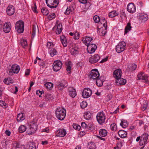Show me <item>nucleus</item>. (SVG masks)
I'll return each instance as SVG.
<instances>
[{
  "instance_id": "58836bf2",
  "label": "nucleus",
  "mask_w": 149,
  "mask_h": 149,
  "mask_svg": "<svg viewBox=\"0 0 149 149\" xmlns=\"http://www.w3.org/2000/svg\"><path fill=\"white\" fill-rule=\"evenodd\" d=\"M24 149H36V147L35 143H30L29 144V146L27 148Z\"/></svg>"
},
{
  "instance_id": "4d7b16f0",
  "label": "nucleus",
  "mask_w": 149,
  "mask_h": 149,
  "mask_svg": "<svg viewBox=\"0 0 149 149\" xmlns=\"http://www.w3.org/2000/svg\"><path fill=\"white\" fill-rule=\"evenodd\" d=\"M45 97L46 100H48L51 99L52 96L51 94L47 93L45 94Z\"/></svg>"
},
{
  "instance_id": "423d86ee",
  "label": "nucleus",
  "mask_w": 149,
  "mask_h": 149,
  "mask_svg": "<svg viewBox=\"0 0 149 149\" xmlns=\"http://www.w3.org/2000/svg\"><path fill=\"white\" fill-rule=\"evenodd\" d=\"M37 126L36 123L33 120L32 121L30 124L29 129H28V134H32L34 133L37 129Z\"/></svg>"
},
{
  "instance_id": "ddd939ff",
  "label": "nucleus",
  "mask_w": 149,
  "mask_h": 149,
  "mask_svg": "<svg viewBox=\"0 0 149 149\" xmlns=\"http://www.w3.org/2000/svg\"><path fill=\"white\" fill-rule=\"evenodd\" d=\"M92 93V91L89 88H86L83 91L82 95L84 98H86L91 95Z\"/></svg>"
},
{
  "instance_id": "e433bc0d",
  "label": "nucleus",
  "mask_w": 149,
  "mask_h": 149,
  "mask_svg": "<svg viewBox=\"0 0 149 149\" xmlns=\"http://www.w3.org/2000/svg\"><path fill=\"white\" fill-rule=\"evenodd\" d=\"M132 28L130 23L128 22L125 29V34H126L129 31H130Z\"/></svg>"
},
{
  "instance_id": "052dcab7",
  "label": "nucleus",
  "mask_w": 149,
  "mask_h": 149,
  "mask_svg": "<svg viewBox=\"0 0 149 149\" xmlns=\"http://www.w3.org/2000/svg\"><path fill=\"white\" fill-rule=\"evenodd\" d=\"M79 1L82 3H87L86 5H88V7L90 6V3H87V0H79Z\"/></svg>"
},
{
  "instance_id": "e2e57ef3",
  "label": "nucleus",
  "mask_w": 149,
  "mask_h": 149,
  "mask_svg": "<svg viewBox=\"0 0 149 149\" xmlns=\"http://www.w3.org/2000/svg\"><path fill=\"white\" fill-rule=\"evenodd\" d=\"M32 9L33 11L35 13H37L38 12H37L36 9H37V6L36 5V3H34V6L33 7H32Z\"/></svg>"
},
{
  "instance_id": "5701e85b",
  "label": "nucleus",
  "mask_w": 149,
  "mask_h": 149,
  "mask_svg": "<svg viewBox=\"0 0 149 149\" xmlns=\"http://www.w3.org/2000/svg\"><path fill=\"white\" fill-rule=\"evenodd\" d=\"M137 68V65L135 63H133L130 65H128L127 70L128 72L135 70Z\"/></svg>"
},
{
  "instance_id": "4c0bfd02",
  "label": "nucleus",
  "mask_w": 149,
  "mask_h": 149,
  "mask_svg": "<svg viewBox=\"0 0 149 149\" xmlns=\"http://www.w3.org/2000/svg\"><path fill=\"white\" fill-rule=\"evenodd\" d=\"M88 147L89 149H95V143L92 142L88 143Z\"/></svg>"
},
{
  "instance_id": "37998d69",
  "label": "nucleus",
  "mask_w": 149,
  "mask_h": 149,
  "mask_svg": "<svg viewBox=\"0 0 149 149\" xmlns=\"http://www.w3.org/2000/svg\"><path fill=\"white\" fill-rule=\"evenodd\" d=\"M45 86L47 89H50L53 87V84L52 83L48 82L45 84Z\"/></svg>"
},
{
  "instance_id": "7c9ffc66",
  "label": "nucleus",
  "mask_w": 149,
  "mask_h": 149,
  "mask_svg": "<svg viewBox=\"0 0 149 149\" xmlns=\"http://www.w3.org/2000/svg\"><path fill=\"white\" fill-rule=\"evenodd\" d=\"M70 53L72 55L77 54L78 53L77 48L76 47L72 48L70 50Z\"/></svg>"
},
{
  "instance_id": "c85d7f7f",
  "label": "nucleus",
  "mask_w": 149,
  "mask_h": 149,
  "mask_svg": "<svg viewBox=\"0 0 149 149\" xmlns=\"http://www.w3.org/2000/svg\"><path fill=\"white\" fill-rule=\"evenodd\" d=\"M66 70L69 73L71 72L70 70L72 66V64L70 61H69L67 63H66Z\"/></svg>"
},
{
  "instance_id": "f704fd0d",
  "label": "nucleus",
  "mask_w": 149,
  "mask_h": 149,
  "mask_svg": "<svg viewBox=\"0 0 149 149\" xmlns=\"http://www.w3.org/2000/svg\"><path fill=\"white\" fill-rule=\"evenodd\" d=\"M8 141L6 140H4L3 141L1 142L3 148H0V149H6V146L8 145Z\"/></svg>"
},
{
  "instance_id": "f3484780",
  "label": "nucleus",
  "mask_w": 149,
  "mask_h": 149,
  "mask_svg": "<svg viewBox=\"0 0 149 149\" xmlns=\"http://www.w3.org/2000/svg\"><path fill=\"white\" fill-rule=\"evenodd\" d=\"M148 77L144 73L141 72L139 73L137 75L138 80H142L144 82H146L148 81Z\"/></svg>"
},
{
  "instance_id": "b1692460",
  "label": "nucleus",
  "mask_w": 149,
  "mask_h": 149,
  "mask_svg": "<svg viewBox=\"0 0 149 149\" xmlns=\"http://www.w3.org/2000/svg\"><path fill=\"white\" fill-rule=\"evenodd\" d=\"M103 20H104L105 22H101V24H103V26L104 27V29L105 31H102V32H101L102 33V36H104L107 33V31L106 30L107 29V21L106 20L105 18H104L102 19Z\"/></svg>"
},
{
  "instance_id": "ea45409f",
  "label": "nucleus",
  "mask_w": 149,
  "mask_h": 149,
  "mask_svg": "<svg viewBox=\"0 0 149 149\" xmlns=\"http://www.w3.org/2000/svg\"><path fill=\"white\" fill-rule=\"evenodd\" d=\"M26 127L25 126L22 125L19 127V132L22 133L26 131Z\"/></svg>"
},
{
  "instance_id": "de8ad7c7",
  "label": "nucleus",
  "mask_w": 149,
  "mask_h": 149,
  "mask_svg": "<svg viewBox=\"0 0 149 149\" xmlns=\"http://www.w3.org/2000/svg\"><path fill=\"white\" fill-rule=\"evenodd\" d=\"M0 105L4 108H6L8 106L6 103L4 101L2 100L0 101Z\"/></svg>"
},
{
  "instance_id": "bf43d9fd",
  "label": "nucleus",
  "mask_w": 149,
  "mask_h": 149,
  "mask_svg": "<svg viewBox=\"0 0 149 149\" xmlns=\"http://www.w3.org/2000/svg\"><path fill=\"white\" fill-rule=\"evenodd\" d=\"M47 47L49 49L52 48L54 46V45L53 43L51 42H48L47 45Z\"/></svg>"
},
{
  "instance_id": "6ab92c4d",
  "label": "nucleus",
  "mask_w": 149,
  "mask_h": 149,
  "mask_svg": "<svg viewBox=\"0 0 149 149\" xmlns=\"http://www.w3.org/2000/svg\"><path fill=\"white\" fill-rule=\"evenodd\" d=\"M105 80L104 77V76H101L100 78H98L96 79V84L97 86L100 87L103 85V82Z\"/></svg>"
},
{
  "instance_id": "c756f323",
  "label": "nucleus",
  "mask_w": 149,
  "mask_h": 149,
  "mask_svg": "<svg viewBox=\"0 0 149 149\" xmlns=\"http://www.w3.org/2000/svg\"><path fill=\"white\" fill-rule=\"evenodd\" d=\"M107 132L104 129H100V135L102 137H104L107 135Z\"/></svg>"
},
{
  "instance_id": "f03ea898",
  "label": "nucleus",
  "mask_w": 149,
  "mask_h": 149,
  "mask_svg": "<svg viewBox=\"0 0 149 149\" xmlns=\"http://www.w3.org/2000/svg\"><path fill=\"white\" fill-rule=\"evenodd\" d=\"M66 110L61 107L57 108L55 111L56 117L60 120H64L66 115Z\"/></svg>"
},
{
  "instance_id": "f8f14e48",
  "label": "nucleus",
  "mask_w": 149,
  "mask_h": 149,
  "mask_svg": "<svg viewBox=\"0 0 149 149\" xmlns=\"http://www.w3.org/2000/svg\"><path fill=\"white\" fill-rule=\"evenodd\" d=\"M148 136L147 133H144L141 135L139 143L140 145L143 146L147 143Z\"/></svg>"
},
{
  "instance_id": "c9c22d12",
  "label": "nucleus",
  "mask_w": 149,
  "mask_h": 149,
  "mask_svg": "<svg viewBox=\"0 0 149 149\" xmlns=\"http://www.w3.org/2000/svg\"><path fill=\"white\" fill-rule=\"evenodd\" d=\"M20 43L21 46L24 48L27 45L26 40L24 39H21L20 40Z\"/></svg>"
},
{
  "instance_id": "1a4fd4ad",
  "label": "nucleus",
  "mask_w": 149,
  "mask_h": 149,
  "mask_svg": "<svg viewBox=\"0 0 149 149\" xmlns=\"http://www.w3.org/2000/svg\"><path fill=\"white\" fill-rule=\"evenodd\" d=\"M67 81L64 80H62L59 82L56 83V86L58 89L61 91H62L64 88L68 86Z\"/></svg>"
},
{
  "instance_id": "393cba45",
  "label": "nucleus",
  "mask_w": 149,
  "mask_h": 149,
  "mask_svg": "<svg viewBox=\"0 0 149 149\" xmlns=\"http://www.w3.org/2000/svg\"><path fill=\"white\" fill-rule=\"evenodd\" d=\"M60 39L63 46L64 47L67 46L68 43L65 37L63 36H62L60 37Z\"/></svg>"
},
{
  "instance_id": "864d4df0",
  "label": "nucleus",
  "mask_w": 149,
  "mask_h": 149,
  "mask_svg": "<svg viewBox=\"0 0 149 149\" xmlns=\"http://www.w3.org/2000/svg\"><path fill=\"white\" fill-rule=\"evenodd\" d=\"M93 19L96 23H98L100 21V17L97 15H95Z\"/></svg>"
},
{
  "instance_id": "aec40b11",
  "label": "nucleus",
  "mask_w": 149,
  "mask_h": 149,
  "mask_svg": "<svg viewBox=\"0 0 149 149\" xmlns=\"http://www.w3.org/2000/svg\"><path fill=\"white\" fill-rule=\"evenodd\" d=\"M69 95L71 97L74 98L76 95V91L73 87H70L68 88Z\"/></svg>"
},
{
  "instance_id": "72a5a7b5",
  "label": "nucleus",
  "mask_w": 149,
  "mask_h": 149,
  "mask_svg": "<svg viewBox=\"0 0 149 149\" xmlns=\"http://www.w3.org/2000/svg\"><path fill=\"white\" fill-rule=\"evenodd\" d=\"M4 83L6 84H12L13 82V80L10 78H5L3 81Z\"/></svg>"
},
{
  "instance_id": "cd10ccee",
  "label": "nucleus",
  "mask_w": 149,
  "mask_h": 149,
  "mask_svg": "<svg viewBox=\"0 0 149 149\" xmlns=\"http://www.w3.org/2000/svg\"><path fill=\"white\" fill-rule=\"evenodd\" d=\"M92 114L90 112H85L84 116L86 120H89L91 118Z\"/></svg>"
},
{
  "instance_id": "6e6d98bb",
  "label": "nucleus",
  "mask_w": 149,
  "mask_h": 149,
  "mask_svg": "<svg viewBox=\"0 0 149 149\" xmlns=\"http://www.w3.org/2000/svg\"><path fill=\"white\" fill-rule=\"evenodd\" d=\"M80 34L79 32H76L74 34V38L75 40H78L79 38Z\"/></svg>"
},
{
  "instance_id": "79ce46f5",
  "label": "nucleus",
  "mask_w": 149,
  "mask_h": 149,
  "mask_svg": "<svg viewBox=\"0 0 149 149\" xmlns=\"http://www.w3.org/2000/svg\"><path fill=\"white\" fill-rule=\"evenodd\" d=\"M41 11L43 15H47L49 13L48 10L45 8H42Z\"/></svg>"
},
{
  "instance_id": "a211bd4d",
  "label": "nucleus",
  "mask_w": 149,
  "mask_h": 149,
  "mask_svg": "<svg viewBox=\"0 0 149 149\" xmlns=\"http://www.w3.org/2000/svg\"><path fill=\"white\" fill-rule=\"evenodd\" d=\"M11 29V24L9 22H6L4 24L3 27V31L6 33L9 32Z\"/></svg>"
},
{
  "instance_id": "0e129e2a",
  "label": "nucleus",
  "mask_w": 149,
  "mask_h": 149,
  "mask_svg": "<svg viewBox=\"0 0 149 149\" xmlns=\"http://www.w3.org/2000/svg\"><path fill=\"white\" fill-rule=\"evenodd\" d=\"M87 129L91 131H93L95 129V127L93 125H90L89 127L88 126Z\"/></svg>"
},
{
  "instance_id": "a18cd8bd",
  "label": "nucleus",
  "mask_w": 149,
  "mask_h": 149,
  "mask_svg": "<svg viewBox=\"0 0 149 149\" xmlns=\"http://www.w3.org/2000/svg\"><path fill=\"white\" fill-rule=\"evenodd\" d=\"M116 50L118 53L121 52V45L120 42H119V44L116 46Z\"/></svg>"
},
{
  "instance_id": "3c124183",
  "label": "nucleus",
  "mask_w": 149,
  "mask_h": 149,
  "mask_svg": "<svg viewBox=\"0 0 149 149\" xmlns=\"http://www.w3.org/2000/svg\"><path fill=\"white\" fill-rule=\"evenodd\" d=\"M81 108L84 109L87 106V104L85 101H83L80 104Z\"/></svg>"
},
{
  "instance_id": "5fc2aeb1",
  "label": "nucleus",
  "mask_w": 149,
  "mask_h": 149,
  "mask_svg": "<svg viewBox=\"0 0 149 149\" xmlns=\"http://www.w3.org/2000/svg\"><path fill=\"white\" fill-rule=\"evenodd\" d=\"M126 44L124 41H122V52L126 49Z\"/></svg>"
},
{
  "instance_id": "39448f33",
  "label": "nucleus",
  "mask_w": 149,
  "mask_h": 149,
  "mask_svg": "<svg viewBox=\"0 0 149 149\" xmlns=\"http://www.w3.org/2000/svg\"><path fill=\"white\" fill-rule=\"evenodd\" d=\"M16 30L19 33H22L23 32L24 28V22L22 21L17 22L15 24Z\"/></svg>"
},
{
  "instance_id": "680f3d73",
  "label": "nucleus",
  "mask_w": 149,
  "mask_h": 149,
  "mask_svg": "<svg viewBox=\"0 0 149 149\" xmlns=\"http://www.w3.org/2000/svg\"><path fill=\"white\" fill-rule=\"evenodd\" d=\"M81 127L84 129L87 128L88 126L84 122H82L81 123Z\"/></svg>"
},
{
  "instance_id": "bb28decb",
  "label": "nucleus",
  "mask_w": 149,
  "mask_h": 149,
  "mask_svg": "<svg viewBox=\"0 0 149 149\" xmlns=\"http://www.w3.org/2000/svg\"><path fill=\"white\" fill-rule=\"evenodd\" d=\"M74 10V9L72 6H69L67 7L64 13L65 15H68L71 12H73Z\"/></svg>"
},
{
  "instance_id": "412c9836",
  "label": "nucleus",
  "mask_w": 149,
  "mask_h": 149,
  "mask_svg": "<svg viewBox=\"0 0 149 149\" xmlns=\"http://www.w3.org/2000/svg\"><path fill=\"white\" fill-rule=\"evenodd\" d=\"M6 12L8 15L11 16L13 15L15 12L14 7L12 5H9L7 8Z\"/></svg>"
},
{
  "instance_id": "338daca9",
  "label": "nucleus",
  "mask_w": 149,
  "mask_h": 149,
  "mask_svg": "<svg viewBox=\"0 0 149 149\" xmlns=\"http://www.w3.org/2000/svg\"><path fill=\"white\" fill-rule=\"evenodd\" d=\"M121 146V143H117V146L116 147H114V149H120V146Z\"/></svg>"
},
{
  "instance_id": "4be33fe9",
  "label": "nucleus",
  "mask_w": 149,
  "mask_h": 149,
  "mask_svg": "<svg viewBox=\"0 0 149 149\" xmlns=\"http://www.w3.org/2000/svg\"><path fill=\"white\" fill-rule=\"evenodd\" d=\"M139 20L143 22L146 21L147 20L148 18L147 15L144 13L139 14Z\"/></svg>"
},
{
  "instance_id": "09e8293b",
  "label": "nucleus",
  "mask_w": 149,
  "mask_h": 149,
  "mask_svg": "<svg viewBox=\"0 0 149 149\" xmlns=\"http://www.w3.org/2000/svg\"><path fill=\"white\" fill-rule=\"evenodd\" d=\"M56 15L54 13L49 15L47 16V18L49 20H51L55 18Z\"/></svg>"
},
{
  "instance_id": "2f4dec72",
  "label": "nucleus",
  "mask_w": 149,
  "mask_h": 149,
  "mask_svg": "<svg viewBox=\"0 0 149 149\" xmlns=\"http://www.w3.org/2000/svg\"><path fill=\"white\" fill-rule=\"evenodd\" d=\"M57 53V51L54 48H51L49 51V54L50 56L52 57H53L54 56L56 55Z\"/></svg>"
},
{
  "instance_id": "4468645a",
  "label": "nucleus",
  "mask_w": 149,
  "mask_h": 149,
  "mask_svg": "<svg viewBox=\"0 0 149 149\" xmlns=\"http://www.w3.org/2000/svg\"><path fill=\"white\" fill-rule=\"evenodd\" d=\"M100 56L98 54H95L91 57L89 59V62L91 64H94L97 62L100 59Z\"/></svg>"
},
{
  "instance_id": "7ed1b4c3",
  "label": "nucleus",
  "mask_w": 149,
  "mask_h": 149,
  "mask_svg": "<svg viewBox=\"0 0 149 149\" xmlns=\"http://www.w3.org/2000/svg\"><path fill=\"white\" fill-rule=\"evenodd\" d=\"M113 76L116 79L115 83L117 85H121V70L118 69L113 72Z\"/></svg>"
},
{
  "instance_id": "a19ab883",
  "label": "nucleus",
  "mask_w": 149,
  "mask_h": 149,
  "mask_svg": "<svg viewBox=\"0 0 149 149\" xmlns=\"http://www.w3.org/2000/svg\"><path fill=\"white\" fill-rule=\"evenodd\" d=\"M22 145L18 143H15L14 144L13 148L17 149H21Z\"/></svg>"
},
{
  "instance_id": "774afa93",
  "label": "nucleus",
  "mask_w": 149,
  "mask_h": 149,
  "mask_svg": "<svg viewBox=\"0 0 149 149\" xmlns=\"http://www.w3.org/2000/svg\"><path fill=\"white\" fill-rule=\"evenodd\" d=\"M45 61H41L40 62H39V65L42 67L44 66H45Z\"/></svg>"
},
{
  "instance_id": "8fccbe9b",
  "label": "nucleus",
  "mask_w": 149,
  "mask_h": 149,
  "mask_svg": "<svg viewBox=\"0 0 149 149\" xmlns=\"http://www.w3.org/2000/svg\"><path fill=\"white\" fill-rule=\"evenodd\" d=\"M117 126L115 123H112L110 126V128L112 131H115L117 129Z\"/></svg>"
},
{
  "instance_id": "c03bdc74",
  "label": "nucleus",
  "mask_w": 149,
  "mask_h": 149,
  "mask_svg": "<svg viewBox=\"0 0 149 149\" xmlns=\"http://www.w3.org/2000/svg\"><path fill=\"white\" fill-rule=\"evenodd\" d=\"M117 15V13L116 11H113L110 12L109 14V16L110 17H113Z\"/></svg>"
},
{
  "instance_id": "0eeeda50",
  "label": "nucleus",
  "mask_w": 149,
  "mask_h": 149,
  "mask_svg": "<svg viewBox=\"0 0 149 149\" xmlns=\"http://www.w3.org/2000/svg\"><path fill=\"white\" fill-rule=\"evenodd\" d=\"M97 120L100 125H102L105 122L106 116L103 112H100L97 113L96 116Z\"/></svg>"
},
{
  "instance_id": "a878e982",
  "label": "nucleus",
  "mask_w": 149,
  "mask_h": 149,
  "mask_svg": "<svg viewBox=\"0 0 149 149\" xmlns=\"http://www.w3.org/2000/svg\"><path fill=\"white\" fill-rule=\"evenodd\" d=\"M24 114L21 113L18 114L17 116V119L18 122H20L24 119Z\"/></svg>"
},
{
  "instance_id": "9d476101",
  "label": "nucleus",
  "mask_w": 149,
  "mask_h": 149,
  "mask_svg": "<svg viewBox=\"0 0 149 149\" xmlns=\"http://www.w3.org/2000/svg\"><path fill=\"white\" fill-rule=\"evenodd\" d=\"M20 69L19 66L17 64H14L11 67V68L9 71V74L10 76L13 75V73L17 74Z\"/></svg>"
},
{
  "instance_id": "473e14b6",
  "label": "nucleus",
  "mask_w": 149,
  "mask_h": 149,
  "mask_svg": "<svg viewBox=\"0 0 149 149\" xmlns=\"http://www.w3.org/2000/svg\"><path fill=\"white\" fill-rule=\"evenodd\" d=\"M128 122L127 120L125 119H122V127L125 128L128 125Z\"/></svg>"
},
{
  "instance_id": "603ef678",
  "label": "nucleus",
  "mask_w": 149,
  "mask_h": 149,
  "mask_svg": "<svg viewBox=\"0 0 149 149\" xmlns=\"http://www.w3.org/2000/svg\"><path fill=\"white\" fill-rule=\"evenodd\" d=\"M73 127L74 129L78 130H79L81 128L80 126L76 124H73Z\"/></svg>"
},
{
  "instance_id": "69168bd1",
  "label": "nucleus",
  "mask_w": 149,
  "mask_h": 149,
  "mask_svg": "<svg viewBox=\"0 0 149 149\" xmlns=\"http://www.w3.org/2000/svg\"><path fill=\"white\" fill-rule=\"evenodd\" d=\"M126 19V15L124 12H122V19Z\"/></svg>"
},
{
  "instance_id": "20e7f679",
  "label": "nucleus",
  "mask_w": 149,
  "mask_h": 149,
  "mask_svg": "<svg viewBox=\"0 0 149 149\" xmlns=\"http://www.w3.org/2000/svg\"><path fill=\"white\" fill-rule=\"evenodd\" d=\"M99 73L97 69H94L92 70L90 72L89 77L90 80H95L99 78Z\"/></svg>"
},
{
  "instance_id": "13d9d810",
  "label": "nucleus",
  "mask_w": 149,
  "mask_h": 149,
  "mask_svg": "<svg viewBox=\"0 0 149 149\" xmlns=\"http://www.w3.org/2000/svg\"><path fill=\"white\" fill-rule=\"evenodd\" d=\"M127 133L126 131L122 130V138L127 137Z\"/></svg>"
},
{
  "instance_id": "49530a36",
  "label": "nucleus",
  "mask_w": 149,
  "mask_h": 149,
  "mask_svg": "<svg viewBox=\"0 0 149 149\" xmlns=\"http://www.w3.org/2000/svg\"><path fill=\"white\" fill-rule=\"evenodd\" d=\"M32 38H34L36 30V28L35 26H33V27H32Z\"/></svg>"
},
{
  "instance_id": "f257e3e1",
  "label": "nucleus",
  "mask_w": 149,
  "mask_h": 149,
  "mask_svg": "<svg viewBox=\"0 0 149 149\" xmlns=\"http://www.w3.org/2000/svg\"><path fill=\"white\" fill-rule=\"evenodd\" d=\"M93 40L91 38L89 37H86L84 38L82 41L87 46V49L88 52L92 54L94 53L97 49L96 45L93 43H90Z\"/></svg>"
},
{
  "instance_id": "dca6fc26",
  "label": "nucleus",
  "mask_w": 149,
  "mask_h": 149,
  "mask_svg": "<svg viewBox=\"0 0 149 149\" xmlns=\"http://www.w3.org/2000/svg\"><path fill=\"white\" fill-rule=\"evenodd\" d=\"M66 134V132L64 129H60L57 130L56 132V136L59 137L64 136Z\"/></svg>"
},
{
  "instance_id": "6e6552de",
  "label": "nucleus",
  "mask_w": 149,
  "mask_h": 149,
  "mask_svg": "<svg viewBox=\"0 0 149 149\" xmlns=\"http://www.w3.org/2000/svg\"><path fill=\"white\" fill-rule=\"evenodd\" d=\"M47 6L51 8H56L58 4V0H46Z\"/></svg>"
},
{
  "instance_id": "9b49d317",
  "label": "nucleus",
  "mask_w": 149,
  "mask_h": 149,
  "mask_svg": "<svg viewBox=\"0 0 149 149\" xmlns=\"http://www.w3.org/2000/svg\"><path fill=\"white\" fill-rule=\"evenodd\" d=\"M53 65V69L54 71L56 72L59 70L61 68L62 66V62L59 60L55 61Z\"/></svg>"
},
{
  "instance_id": "2eb2a0df",
  "label": "nucleus",
  "mask_w": 149,
  "mask_h": 149,
  "mask_svg": "<svg viewBox=\"0 0 149 149\" xmlns=\"http://www.w3.org/2000/svg\"><path fill=\"white\" fill-rule=\"evenodd\" d=\"M127 9L128 12L131 13H133L136 11L135 6L132 3H130L128 4Z\"/></svg>"
}]
</instances>
